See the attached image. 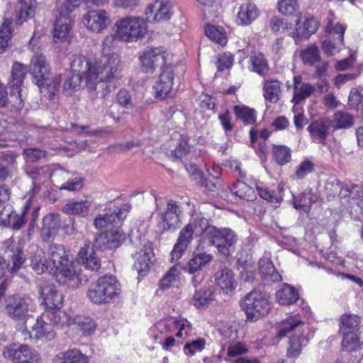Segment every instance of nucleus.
Masks as SVG:
<instances>
[{"label":"nucleus","mask_w":363,"mask_h":363,"mask_svg":"<svg viewBox=\"0 0 363 363\" xmlns=\"http://www.w3.org/2000/svg\"><path fill=\"white\" fill-rule=\"evenodd\" d=\"M50 71L49 64L43 55L36 54L32 57L30 74L33 82L39 87L44 96L51 99L58 91L61 80L60 77L52 79Z\"/></svg>","instance_id":"f257e3e1"},{"label":"nucleus","mask_w":363,"mask_h":363,"mask_svg":"<svg viewBox=\"0 0 363 363\" xmlns=\"http://www.w3.org/2000/svg\"><path fill=\"white\" fill-rule=\"evenodd\" d=\"M121 293V284L113 275H104L89 286L86 296L94 303L103 304L111 302Z\"/></svg>","instance_id":"f03ea898"},{"label":"nucleus","mask_w":363,"mask_h":363,"mask_svg":"<svg viewBox=\"0 0 363 363\" xmlns=\"http://www.w3.org/2000/svg\"><path fill=\"white\" fill-rule=\"evenodd\" d=\"M120 58L115 52H104L99 61L94 62L91 84L96 82H116L120 78Z\"/></svg>","instance_id":"7ed1b4c3"},{"label":"nucleus","mask_w":363,"mask_h":363,"mask_svg":"<svg viewBox=\"0 0 363 363\" xmlns=\"http://www.w3.org/2000/svg\"><path fill=\"white\" fill-rule=\"evenodd\" d=\"M118 39L125 42H135L143 38L147 33V25L143 18L127 16L115 23Z\"/></svg>","instance_id":"20e7f679"},{"label":"nucleus","mask_w":363,"mask_h":363,"mask_svg":"<svg viewBox=\"0 0 363 363\" xmlns=\"http://www.w3.org/2000/svg\"><path fill=\"white\" fill-rule=\"evenodd\" d=\"M247 320L255 322L267 315L270 311L269 301L260 291H252L248 293L241 303Z\"/></svg>","instance_id":"39448f33"},{"label":"nucleus","mask_w":363,"mask_h":363,"mask_svg":"<svg viewBox=\"0 0 363 363\" xmlns=\"http://www.w3.org/2000/svg\"><path fill=\"white\" fill-rule=\"evenodd\" d=\"M208 242L214 246L223 255L228 257L235 250L238 235L230 228H211L208 230Z\"/></svg>","instance_id":"423d86ee"},{"label":"nucleus","mask_w":363,"mask_h":363,"mask_svg":"<svg viewBox=\"0 0 363 363\" xmlns=\"http://www.w3.org/2000/svg\"><path fill=\"white\" fill-rule=\"evenodd\" d=\"M55 275L56 281L60 284L67 285L72 289L78 288L89 279L88 275L82 274V270L77 269V266L74 265L72 259L60 267H57Z\"/></svg>","instance_id":"0eeeda50"},{"label":"nucleus","mask_w":363,"mask_h":363,"mask_svg":"<svg viewBox=\"0 0 363 363\" xmlns=\"http://www.w3.org/2000/svg\"><path fill=\"white\" fill-rule=\"evenodd\" d=\"M182 213V207L179 202L169 200L165 211L159 213L162 232L175 231L180 225Z\"/></svg>","instance_id":"6e6552de"},{"label":"nucleus","mask_w":363,"mask_h":363,"mask_svg":"<svg viewBox=\"0 0 363 363\" xmlns=\"http://www.w3.org/2000/svg\"><path fill=\"white\" fill-rule=\"evenodd\" d=\"M30 299L22 297L19 295H14L9 297L5 307L8 315L15 320H27L30 316L29 306Z\"/></svg>","instance_id":"1a4fd4ad"},{"label":"nucleus","mask_w":363,"mask_h":363,"mask_svg":"<svg viewBox=\"0 0 363 363\" xmlns=\"http://www.w3.org/2000/svg\"><path fill=\"white\" fill-rule=\"evenodd\" d=\"M24 336V340H30L43 342H48L55 338V332L50 324L46 321L44 318H42V315L38 317L35 323L32 327V331H28L27 329H23L21 331Z\"/></svg>","instance_id":"9d476101"},{"label":"nucleus","mask_w":363,"mask_h":363,"mask_svg":"<svg viewBox=\"0 0 363 363\" xmlns=\"http://www.w3.org/2000/svg\"><path fill=\"white\" fill-rule=\"evenodd\" d=\"M72 12L66 11L62 7L58 9V14L56 16L52 32L55 43H62L68 38L72 23L70 16Z\"/></svg>","instance_id":"9b49d317"},{"label":"nucleus","mask_w":363,"mask_h":363,"mask_svg":"<svg viewBox=\"0 0 363 363\" xmlns=\"http://www.w3.org/2000/svg\"><path fill=\"white\" fill-rule=\"evenodd\" d=\"M125 240V234L120 233L118 230L103 232L95 237L91 248L100 251L116 249L120 247Z\"/></svg>","instance_id":"f8f14e48"},{"label":"nucleus","mask_w":363,"mask_h":363,"mask_svg":"<svg viewBox=\"0 0 363 363\" xmlns=\"http://www.w3.org/2000/svg\"><path fill=\"white\" fill-rule=\"evenodd\" d=\"M4 355L21 363H38L40 360L39 354L26 345H11L4 350Z\"/></svg>","instance_id":"ddd939ff"},{"label":"nucleus","mask_w":363,"mask_h":363,"mask_svg":"<svg viewBox=\"0 0 363 363\" xmlns=\"http://www.w3.org/2000/svg\"><path fill=\"white\" fill-rule=\"evenodd\" d=\"M165 51L163 48L147 47L140 57L143 71L152 73L157 67L165 62Z\"/></svg>","instance_id":"4468645a"},{"label":"nucleus","mask_w":363,"mask_h":363,"mask_svg":"<svg viewBox=\"0 0 363 363\" xmlns=\"http://www.w3.org/2000/svg\"><path fill=\"white\" fill-rule=\"evenodd\" d=\"M131 208L130 203H125L120 207L116 206L112 211L105 214L99 215L94 221V225L97 229H102L109 225L120 224L126 218L127 211Z\"/></svg>","instance_id":"2eb2a0df"},{"label":"nucleus","mask_w":363,"mask_h":363,"mask_svg":"<svg viewBox=\"0 0 363 363\" xmlns=\"http://www.w3.org/2000/svg\"><path fill=\"white\" fill-rule=\"evenodd\" d=\"M82 22L88 29L100 33L110 25L111 19L105 10H91L84 16Z\"/></svg>","instance_id":"dca6fc26"},{"label":"nucleus","mask_w":363,"mask_h":363,"mask_svg":"<svg viewBox=\"0 0 363 363\" xmlns=\"http://www.w3.org/2000/svg\"><path fill=\"white\" fill-rule=\"evenodd\" d=\"M173 80V67L169 65L164 67L153 86L155 98L161 100L167 98L172 90Z\"/></svg>","instance_id":"f3484780"},{"label":"nucleus","mask_w":363,"mask_h":363,"mask_svg":"<svg viewBox=\"0 0 363 363\" xmlns=\"http://www.w3.org/2000/svg\"><path fill=\"white\" fill-rule=\"evenodd\" d=\"M196 235L195 226L191 224L186 225L180 231L177 241L171 252L172 260L177 261L182 253L186 250L188 245Z\"/></svg>","instance_id":"a211bd4d"},{"label":"nucleus","mask_w":363,"mask_h":363,"mask_svg":"<svg viewBox=\"0 0 363 363\" xmlns=\"http://www.w3.org/2000/svg\"><path fill=\"white\" fill-rule=\"evenodd\" d=\"M135 269L140 275H145L153 263L154 253L150 244L144 245L143 247L134 255Z\"/></svg>","instance_id":"6ab92c4d"},{"label":"nucleus","mask_w":363,"mask_h":363,"mask_svg":"<svg viewBox=\"0 0 363 363\" xmlns=\"http://www.w3.org/2000/svg\"><path fill=\"white\" fill-rule=\"evenodd\" d=\"M39 294L43 298L42 303L45 305V309L57 310L60 309L63 304V296L57 291L55 286L45 285L40 286Z\"/></svg>","instance_id":"aec40b11"},{"label":"nucleus","mask_w":363,"mask_h":363,"mask_svg":"<svg viewBox=\"0 0 363 363\" xmlns=\"http://www.w3.org/2000/svg\"><path fill=\"white\" fill-rule=\"evenodd\" d=\"M26 174L35 182L43 183L49 177H53L57 180L65 178L68 172L62 169L50 175V168L48 166H30L26 169Z\"/></svg>","instance_id":"412c9836"},{"label":"nucleus","mask_w":363,"mask_h":363,"mask_svg":"<svg viewBox=\"0 0 363 363\" xmlns=\"http://www.w3.org/2000/svg\"><path fill=\"white\" fill-rule=\"evenodd\" d=\"M77 261L85 267V269L97 272L101 266V259L93 248L89 245L82 247L77 256Z\"/></svg>","instance_id":"4be33fe9"},{"label":"nucleus","mask_w":363,"mask_h":363,"mask_svg":"<svg viewBox=\"0 0 363 363\" xmlns=\"http://www.w3.org/2000/svg\"><path fill=\"white\" fill-rule=\"evenodd\" d=\"M345 30L342 25L337 24L330 31L329 39L322 43V48L326 53L333 55L335 50L340 49L343 43Z\"/></svg>","instance_id":"5701e85b"},{"label":"nucleus","mask_w":363,"mask_h":363,"mask_svg":"<svg viewBox=\"0 0 363 363\" xmlns=\"http://www.w3.org/2000/svg\"><path fill=\"white\" fill-rule=\"evenodd\" d=\"M318 26V22L313 17H308L303 23L298 21L296 30L289 35L296 42L298 40H307L317 31Z\"/></svg>","instance_id":"b1692460"},{"label":"nucleus","mask_w":363,"mask_h":363,"mask_svg":"<svg viewBox=\"0 0 363 363\" xmlns=\"http://www.w3.org/2000/svg\"><path fill=\"white\" fill-rule=\"evenodd\" d=\"M87 86L91 92L92 104L99 107L97 100L98 95H100L99 98L102 101L108 99L111 96V93L116 88V82H93L92 84H88Z\"/></svg>","instance_id":"393cba45"},{"label":"nucleus","mask_w":363,"mask_h":363,"mask_svg":"<svg viewBox=\"0 0 363 363\" xmlns=\"http://www.w3.org/2000/svg\"><path fill=\"white\" fill-rule=\"evenodd\" d=\"M154 9H157L152 21L154 22L165 21L170 19L172 14V4L169 1L157 0L154 4H151L148 6L146 14L149 13H152Z\"/></svg>","instance_id":"a878e982"},{"label":"nucleus","mask_w":363,"mask_h":363,"mask_svg":"<svg viewBox=\"0 0 363 363\" xmlns=\"http://www.w3.org/2000/svg\"><path fill=\"white\" fill-rule=\"evenodd\" d=\"M61 225V220L58 214L49 213L43 219V228L41 229V237L43 240L48 241L53 238L58 232Z\"/></svg>","instance_id":"bb28decb"},{"label":"nucleus","mask_w":363,"mask_h":363,"mask_svg":"<svg viewBox=\"0 0 363 363\" xmlns=\"http://www.w3.org/2000/svg\"><path fill=\"white\" fill-rule=\"evenodd\" d=\"M65 247L62 245L51 244L49 247V263L50 268L52 269L60 267L66 262L72 260Z\"/></svg>","instance_id":"cd10ccee"},{"label":"nucleus","mask_w":363,"mask_h":363,"mask_svg":"<svg viewBox=\"0 0 363 363\" xmlns=\"http://www.w3.org/2000/svg\"><path fill=\"white\" fill-rule=\"evenodd\" d=\"M94 67V63H92L84 56L76 57L71 63V72L82 75L86 85L91 84V78H89V76L93 74L92 69Z\"/></svg>","instance_id":"c85d7f7f"},{"label":"nucleus","mask_w":363,"mask_h":363,"mask_svg":"<svg viewBox=\"0 0 363 363\" xmlns=\"http://www.w3.org/2000/svg\"><path fill=\"white\" fill-rule=\"evenodd\" d=\"M282 83L277 79H264L263 82V96L266 101L275 104L281 98Z\"/></svg>","instance_id":"c756f323"},{"label":"nucleus","mask_w":363,"mask_h":363,"mask_svg":"<svg viewBox=\"0 0 363 363\" xmlns=\"http://www.w3.org/2000/svg\"><path fill=\"white\" fill-rule=\"evenodd\" d=\"M214 300L215 294L213 291L208 286H203L195 290L191 303L197 309H204Z\"/></svg>","instance_id":"7c9ffc66"},{"label":"nucleus","mask_w":363,"mask_h":363,"mask_svg":"<svg viewBox=\"0 0 363 363\" xmlns=\"http://www.w3.org/2000/svg\"><path fill=\"white\" fill-rule=\"evenodd\" d=\"M53 363H88V357L79 349L74 348L57 354Z\"/></svg>","instance_id":"2f4dec72"},{"label":"nucleus","mask_w":363,"mask_h":363,"mask_svg":"<svg viewBox=\"0 0 363 363\" xmlns=\"http://www.w3.org/2000/svg\"><path fill=\"white\" fill-rule=\"evenodd\" d=\"M216 284L226 292L233 291L237 286L233 272L228 268H223L215 274Z\"/></svg>","instance_id":"473e14b6"},{"label":"nucleus","mask_w":363,"mask_h":363,"mask_svg":"<svg viewBox=\"0 0 363 363\" xmlns=\"http://www.w3.org/2000/svg\"><path fill=\"white\" fill-rule=\"evenodd\" d=\"M213 259V256L206 252H201L195 255L188 262L185 269L190 274L203 272L205 267Z\"/></svg>","instance_id":"72a5a7b5"},{"label":"nucleus","mask_w":363,"mask_h":363,"mask_svg":"<svg viewBox=\"0 0 363 363\" xmlns=\"http://www.w3.org/2000/svg\"><path fill=\"white\" fill-rule=\"evenodd\" d=\"M259 273L264 279L278 282L281 280V276L275 269L272 262L267 258H262L259 261Z\"/></svg>","instance_id":"f704fd0d"},{"label":"nucleus","mask_w":363,"mask_h":363,"mask_svg":"<svg viewBox=\"0 0 363 363\" xmlns=\"http://www.w3.org/2000/svg\"><path fill=\"white\" fill-rule=\"evenodd\" d=\"M258 16V11L255 4H243L238 13V23L242 26L250 24Z\"/></svg>","instance_id":"c9c22d12"},{"label":"nucleus","mask_w":363,"mask_h":363,"mask_svg":"<svg viewBox=\"0 0 363 363\" xmlns=\"http://www.w3.org/2000/svg\"><path fill=\"white\" fill-rule=\"evenodd\" d=\"M74 328L82 336L91 335L95 332L96 324L90 317L77 315L74 319Z\"/></svg>","instance_id":"e433bc0d"},{"label":"nucleus","mask_w":363,"mask_h":363,"mask_svg":"<svg viewBox=\"0 0 363 363\" xmlns=\"http://www.w3.org/2000/svg\"><path fill=\"white\" fill-rule=\"evenodd\" d=\"M90 206L88 201H69L63 206L62 211L67 215L84 217L88 214Z\"/></svg>","instance_id":"4c0bfd02"},{"label":"nucleus","mask_w":363,"mask_h":363,"mask_svg":"<svg viewBox=\"0 0 363 363\" xmlns=\"http://www.w3.org/2000/svg\"><path fill=\"white\" fill-rule=\"evenodd\" d=\"M342 199H348L349 201L357 203L361 208H363V188L357 184H345L342 191Z\"/></svg>","instance_id":"58836bf2"},{"label":"nucleus","mask_w":363,"mask_h":363,"mask_svg":"<svg viewBox=\"0 0 363 363\" xmlns=\"http://www.w3.org/2000/svg\"><path fill=\"white\" fill-rule=\"evenodd\" d=\"M276 297L279 303L283 305L295 303L299 298L296 289L289 284H284L281 289L278 290Z\"/></svg>","instance_id":"ea45409f"},{"label":"nucleus","mask_w":363,"mask_h":363,"mask_svg":"<svg viewBox=\"0 0 363 363\" xmlns=\"http://www.w3.org/2000/svg\"><path fill=\"white\" fill-rule=\"evenodd\" d=\"M289 346L287 349L288 357H297L301 353L302 347L307 345L308 339L303 334L290 336Z\"/></svg>","instance_id":"a19ab883"},{"label":"nucleus","mask_w":363,"mask_h":363,"mask_svg":"<svg viewBox=\"0 0 363 363\" xmlns=\"http://www.w3.org/2000/svg\"><path fill=\"white\" fill-rule=\"evenodd\" d=\"M252 71L257 74L265 77L269 70L268 61L261 52L253 53L250 58Z\"/></svg>","instance_id":"79ce46f5"},{"label":"nucleus","mask_w":363,"mask_h":363,"mask_svg":"<svg viewBox=\"0 0 363 363\" xmlns=\"http://www.w3.org/2000/svg\"><path fill=\"white\" fill-rule=\"evenodd\" d=\"M304 323L300 319L296 317H291L283 322L277 332V336L279 338L288 336L291 333L295 332V334L301 332V328Z\"/></svg>","instance_id":"37998d69"},{"label":"nucleus","mask_w":363,"mask_h":363,"mask_svg":"<svg viewBox=\"0 0 363 363\" xmlns=\"http://www.w3.org/2000/svg\"><path fill=\"white\" fill-rule=\"evenodd\" d=\"M41 315L42 318L48 321L51 327L52 325L53 327L60 328L67 323L66 314L60 311V309H45Z\"/></svg>","instance_id":"c03bdc74"},{"label":"nucleus","mask_w":363,"mask_h":363,"mask_svg":"<svg viewBox=\"0 0 363 363\" xmlns=\"http://www.w3.org/2000/svg\"><path fill=\"white\" fill-rule=\"evenodd\" d=\"M307 130L314 140H319L324 144V141L328 135V127L323 121H315L312 122Z\"/></svg>","instance_id":"a18cd8bd"},{"label":"nucleus","mask_w":363,"mask_h":363,"mask_svg":"<svg viewBox=\"0 0 363 363\" xmlns=\"http://www.w3.org/2000/svg\"><path fill=\"white\" fill-rule=\"evenodd\" d=\"M230 191L240 199L252 201L255 198L254 189L244 182L238 180L230 188Z\"/></svg>","instance_id":"49530a36"},{"label":"nucleus","mask_w":363,"mask_h":363,"mask_svg":"<svg viewBox=\"0 0 363 363\" xmlns=\"http://www.w3.org/2000/svg\"><path fill=\"white\" fill-rule=\"evenodd\" d=\"M11 23V19L6 18L0 28V54L5 52L10 47L12 33Z\"/></svg>","instance_id":"de8ad7c7"},{"label":"nucleus","mask_w":363,"mask_h":363,"mask_svg":"<svg viewBox=\"0 0 363 363\" xmlns=\"http://www.w3.org/2000/svg\"><path fill=\"white\" fill-rule=\"evenodd\" d=\"M330 123L335 129L350 128L354 124V117L350 113L337 111L334 114Z\"/></svg>","instance_id":"09e8293b"},{"label":"nucleus","mask_w":363,"mask_h":363,"mask_svg":"<svg viewBox=\"0 0 363 363\" xmlns=\"http://www.w3.org/2000/svg\"><path fill=\"white\" fill-rule=\"evenodd\" d=\"M30 266L38 274H43L50 268V263L42 250H37L35 252L31 257Z\"/></svg>","instance_id":"8fccbe9b"},{"label":"nucleus","mask_w":363,"mask_h":363,"mask_svg":"<svg viewBox=\"0 0 363 363\" xmlns=\"http://www.w3.org/2000/svg\"><path fill=\"white\" fill-rule=\"evenodd\" d=\"M18 95L11 94L8 97V93L6 87L0 83V107L5 106L7 103H13V106L17 109L21 110L24 106L23 101L20 96V91H18Z\"/></svg>","instance_id":"3c124183"},{"label":"nucleus","mask_w":363,"mask_h":363,"mask_svg":"<svg viewBox=\"0 0 363 363\" xmlns=\"http://www.w3.org/2000/svg\"><path fill=\"white\" fill-rule=\"evenodd\" d=\"M206 36L213 41L225 45L227 43V35L225 29L218 26L208 25L205 28Z\"/></svg>","instance_id":"603ef678"},{"label":"nucleus","mask_w":363,"mask_h":363,"mask_svg":"<svg viewBox=\"0 0 363 363\" xmlns=\"http://www.w3.org/2000/svg\"><path fill=\"white\" fill-rule=\"evenodd\" d=\"M30 200L26 201V204L25 205L24 210L23 211L21 215L17 213H13L11 212L9 215V226L15 230H20L27 221L26 218L29 215V209H28V203Z\"/></svg>","instance_id":"864d4df0"},{"label":"nucleus","mask_w":363,"mask_h":363,"mask_svg":"<svg viewBox=\"0 0 363 363\" xmlns=\"http://www.w3.org/2000/svg\"><path fill=\"white\" fill-rule=\"evenodd\" d=\"M234 112L236 118L240 119L245 124L252 125L256 122L255 111L252 108L245 106H235Z\"/></svg>","instance_id":"5fc2aeb1"},{"label":"nucleus","mask_w":363,"mask_h":363,"mask_svg":"<svg viewBox=\"0 0 363 363\" xmlns=\"http://www.w3.org/2000/svg\"><path fill=\"white\" fill-rule=\"evenodd\" d=\"M359 324V320L357 315L345 313L340 318L339 331L340 333H349V331L355 332Z\"/></svg>","instance_id":"6e6d98bb"},{"label":"nucleus","mask_w":363,"mask_h":363,"mask_svg":"<svg viewBox=\"0 0 363 363\" xmlns=\"http://www.w3.org/2000/svg\"><path fill=\"white\" fill-rule=\"evenodd\" d=\"M314 91V87L309 83H303L300 87L295 86L294 96L291 102L298 104L301 101L308 98Z\"/></svg>","instance_id":"4d7b16f0"},{"label":"nucleus","mask_w":363,"mask_h":363,"mask_svg":"<svg viewBox=\"0 0 363 363\" xmlns=\"http://www.w3.org/2000/svg\"><path fill=\"white\" fill-rule=\"evenodd\" d=\"M189 224L195 226L196 236H203L207 240H209V235L207 232L211 228H216L213 225H210L208 220L203 217H197L193 222Z\"/></svg>","instance_id":"13d9d810"},{"label":"nucleus","mask_w":363,"mask_h":363,"mask_svg":"<svg viewBox=\"0 0 363 363\" xmlns=\"http://www.w3.org/2000/svg\"><path fill=\"white\" fill-rule=\"evenodd\" d=\"M345 184L337 179H329L325 184V190L327 194V197L335 198L338 196L342 199V191Z\"/></svg>","instance_id":"bf43d9fd"},{"label":"nucleus","mask_w":363,"mask_h":363,"mask_svg":"<svg viewBox=\"0 0 363 363\" xmlns=\"http://www.w3.org/2000/svg\"><path fill=\"white\" fill-rule=\"evenodd\" d=\"M26 72L27 68L22 64L18 62L13 64L11 70L12 81L11 82L13 88L18 89V86H21Z\"/></svg>","instance_id":"052dcab7"},{"label":"nucleus","mask_w":363,"mask_h":363,"mask_svg":"<svg viewBox=\"0 0 363 363\" xmlns=\"http://www.w3.org/2000/svg\"><path fill=\"white\" fill-rule=\"evenodd\" d=\"M83 78L79 74L69 72L66 75L63 85L64 91L66 94H70L74 89L79 87Z\"/></svg>","instance_id":"680f3d73"},{"label":"nucleus","mask_w":363,"mask_h":363,"mask_svg":"<svg viewBox=\"0 0 363 363\" xmlns=\"http://www.w3.org/2000/svg\"><path fill=\"white\" fill-rule=\"evenodd\" d=\"M314 202L309 193L303 192L298 196L294 198V206L297 210H302L304 212H309L312 203Z\"/></svg>","instance_id":"e2e57ef3"},{"label":"nucleus","mask_w":363,"mask_h":363,"mask_svg":"<svg viewBox=\"0 0 363 363\" xmlns=\"http://www.w3.org/2000/svg\"><path fill=\"white\" fill-rule=\"evenodd\" d=\"M273 156L279 164H286L291 160V150L285 145H276L273 148Z\"/></svg>","instance_id":"0e129e2a"},{"label":"nucleus","mask_w":363,"mask_h":363,"mask_svg":"<svg viewBox=\"0 0 363 363\" xmlns=\"http://www.w3.org/2000/svg\"><path fill=\"white\" fill-rule=\"evenodd\" d=\"M304 64L310 65L318 62L320 59L318 48L315 45H311L303 50L300 54Z\"/></svg>","instance_id":"69168bd1"},{"label":"nucleus","mask_w":363,"mask_h":363,"mask_svg":"<svg viewBox=\"0 0 363 363\" xmlns=\"http://www.w3.org/2000/svg\"><path fill=\"white\" fill-rule=\"evenodd\" d=\"M343 335L342 346L344 350L351 352L354 350L357 347L360 346V342L357 337V333L354 331L341 333Z\"/></svg>","instance_id":"338daca9"},{"label":"nucleus","mask_w":363,"mask_h":363,"mask_svg":"<svg viewBox=\"0 0 363 363\" xmlns=\"http://www.w3.org/2000/svg\"><path fill=\"white\" fill-rule=\"evenodd\" d=\"M269 27L274 33H283L289 29L290 25L283 18L273 16L269 21Z\"/></svg>","instance_id":"774afa93"}]
</instances>
